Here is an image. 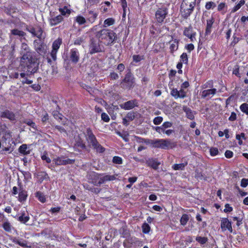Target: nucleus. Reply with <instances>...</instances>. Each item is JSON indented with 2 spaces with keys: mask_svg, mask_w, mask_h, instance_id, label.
Returning <instances> with one entry per match:
<instances>
[{
  "mask_svg": "<svg viewBox=\"0 0 248 248\" xmlns=\"http://www.w3.org/2000/svg\"><path fill=\"white\" fill-rule=\"evenodd\" d=\"M241 39V38L236 35V33H234L232 36V41L230 43V46L234 47Z\"/></svg>",
  "mask_w": 248,
  "mask_h": 248,
  "instance_id": "nucleus-45",
  "label": "nucleus"
},
{
  "mask_svg": "<svg viewBox=\"0 0 248 248\" xmlns=\"http://www.w3.org/2000/svg\"><path fill=\"white\" fill-rule=\"evenodd\" d=\"M245 3V0H240L239 2L232 8L231 13H235Z\"/></svg>",
  "mask_w": 248,
  "mask_h": 248,
  "instance_id": "nucleus-40",
  "label": "nucleus"
},
{
  "mask_svg": "<svg viewBox=\"0 0 248 248\" xmlns=\"http://www.w3.org/2000/svg\"><path fill=\"white\" fill-rule=\"evenodd\" d=\"M133 61L135 62H139L144 59L143 55H134L132 57Z\"/></svg>",
  "mask_w": 248,
  "mask_h": 248,
  "instance_id": "nucleus-53",
  "label": "nucleus"
},
{
  "mask_svg": "<svg viewBox=\"0 0 248 248\" xmlns=\"http://www.w3.org/2000/svg\"><path fill=\"white\" fill-rule=\"evenodd\" d=\"M112 161L113 163L119 165H121L123 163V160L122 158L119 156H113L112 158Z\"/></svg>",
  "mask_w": 248,
  "mask_h": 248,
  "instance_id": "nucleus-49",
  "label": "nucleus"
},
{
  "mask_svg": "<svg viewBox=\"0 0 248 248\" xmlns=\"http://www.w3.org/2000/svg\"><path fill=\"white\" fill-rule=\"evenodd\" d=\"M75 21L77 22L79 25H82L86 22L87 20L83 16L78 15L76 17Z\"/></svg>",
  "mask_w": 248,
  "mask_h": 248,
  "instance_id": "nucleus-42",
  "label": "nucleus"
},
{
  "mask_svg": "<svg viewBox=\"0 0 248 248\" xmlns=\"http://www.w3.org/2000/svg\"><path fill=\"white\" fill-rule=\"evenodd\" d=\"M25 27L26 30L30 32L32 34V36L36 37L39 39L41 38L43 31L41 27L38 26L37 28L36 31L35 29L31 26H28L26 25Z\"/></svg>",
  "mask_w": 248,
  "mask_h": 248,
  "instance_id": "nucleus-13",
  "label": "nucleus"
},
{
  "mask_svg": "<svg viewBox=\"0 0 248 248\" xmlns=\"http://www.w3.org/2000/svg\"><path fill=\"white\" fill-rule=\"evenodd\" d=\"M184 111L186 112V116L188 119L191 120L194 119V115L190 108H186L184 109Z\"/></svg>",
  "mask_w": 248,
  "mask_h": 248,
  "instance_id": "nucleus-44",
  "label": "nucleus"
},
{
  "mask_svg": "<svg viewBox=\"0 0 248 248\" xmlns=\"http://www.w3.org/2000/svg\"><path fill=\"white\" fill-rule=\"evenodd\" d=\"M180 40L178 39H174L169 41L170 44V53L173 54L175 51L178 50Z\"/></svg>",
  "mask_w": 248,
  "mask_h": 248,
  "instance_id": "nucleus-22",
  "label": "nucleus"
},
{
  "mask_svg": "<svg viewBox=\"0 0 248 248\" xmlns=\"http://www.w3.org/2000/svg\"><path fill=\"white\" fill-rule=\"evenodd\" d=\"M221 228L223 231L228 230L231 233L232 232V223L228 218H223L221 222Z\"/></svg>",
  "mask_w": 248,
  "mask_h": 248,
  "instance_id": "nucleus-18",
  "label": "nucleus"
},
{
  "mask_svg": "<svg viewBox=\"0 0 248 248\" xmlns=\"http://www.w3.org/2000/svg\"><path fill=\"white\" fill-rule=\"evenodd\" d=\"M63 20V17L60 15L52 17L49 19V23L51 26H54L61 23Z\"/></svg>",
  "mask_w": 248,
  "mask_h": 248,
  "instance_id": "nucleus-28",
  "label": "nucleus"
},
{
  "mask_svg": "<svg viewBox=\"0 0 248 248\" xmlns=\"http://www.w3.org/2000/svg\"><path fill=\"white\" fill-rule=\"evenodd\" d=\"M159 148L163 149H173L176 147V142H171L169 139H160Z\"/></svg>",
  "mask_w": 248,
  "mask_h": 248,
  "instance_id": "nucleus-14",
  "label": "nucleus"
},
{
  "mask_svg": "<svg viewBox=\"0 0 248 248\" xmlns=\"http://www.w3.org/2000/svg\"><path fill=\"white\" fill-rule=\"evenodd\" d=\"M95 36L100 43L107 46H112L119 38V36L113 30L108 28H103L96 32Z\"/></svg>",
  "mask_w": 248,
  "mask_h": 248,
  "instance_id": "nucleus-2",
  "label": "nucleus"
},
{
  "mask_svg": "<svg viewBox=\"0 0 248 248\" xmlns=\"http://www.w3.org/2000/svg\"><path fill=\"white\" fill-rule=\"evenodd\" d=\"M138 106V102L137 99H133L120 104V107L124 110H130Z\"/></svg>",
  "mask_w": 248,
  "mask_h": 248,
  "instance_id": "nucleus-15",
  "label": "nucleus"
},
{
  "mask_svg": "<svg viewBox=\"0 0 248 248\" xmlns=\"http://www.w3.org/2000/svg\"><path fill=\"white\" fill-rule=\"evenodd\" d=\"M100 43V41L99 40H97L94 38H92L90 39L89 45V53L91 55L103 51Z\"/></svg>",
  "mask_w": 248,
  "mask_h": 248,
  "instance_id": "nucleus-8",
  "label": "nucleus"
},
{
  "mask_svg": "<svg viewBox=\"0 0 248 248\" xmlns=\"http://www.w3.org/2000/svg\"><path fill=\"white\" fill-rule=\"evenodd\" d=\"M59 11L61 13L60 15L62 16H66V15L68 16L71 13V10L68 9L66 6H64L63 8H60Z\"/></svg>",
  "mask_w": 248,
  "mask_h": 248,
  "instance_id": "nucleus-36",
  "label": "nucleus"
},
{
  "mask_svg": "<svg viewBox=\"0 0 248 248\" xmlns=\"http://www.w3.org/2000/svg\"><path fill=\"white\" fill-rule=\"evenodd\" d=\"M216 7V4L212 1L206 2L205 5V8L206 10L213 9Z\"/></svg>",
  "mask_w": 248,
  "mask_h": 248,
  "instance_id": "nucleus-50",
  "label": "nucleus"
},
{
  "mask_svg": "<svg viewBox=\"0 0 248 248\" xmlns=\"http://www.w3.org/2000/svg\"><path fill=\"white\" fill-rule=\"evenodd\" d=\"M18 152L23 155H28L31 153V150H28L27 145L26 144H22L18 148Z\"/></svg>",
  "mask_w": 248,
  "mask_h": 248,
  "instance_id": "nucleus-32",
  "label": "nucleus"
},
{
  "mask_svg": "<svg viewBox=\"0 0 248 248\" xmlns=\"http://www.w3.org/2000/svg\"><path fill=\"white\" fill-rule=\"evenodd\" d=\"M141 228L142 232L144 234H148L151 231V227L150 225L146 222L142 224Z\"/></svg>",
  "mask_w": 248,
  "mask_h": 248,
  "instance_id": "nucleus-41",
  "label": "nucleus"
},
{
  "mask_svg": "<svg viewBox=\"0 0 248 248\" xmlns=\"http://www.w3.org/2000/svg\"><path fill=\"white\" fill-rule=\"evenodd\" d=\"M62 39L60 37L53 42L52 46V49L50 53V56L53 61H55L56 60L57 51L61 45L62 44Z\"/></svg>",
  "mask_w": 248,
  "mask_h": 248,
  "instance_id": "nucleus-11",
  "label": "nucleus"
},
{
  "mask_svg": "<svg viewBox=\"0 0 248 248\" xmlns=\"http://www.w3.org/2000/svg\"><path fill=\"white\" fill-rule=\"evenodd\" d=\"M101 119L105 122H108L110 120L108 115L105 112L102 113Z\"/></svg>",
  "mask_w": 248,
  "mask_h": 248,
  "instance_id": "nucleus-62",
  "label": "nucleus"
},
{
  "mask_svg": "<svg viewBox=\"0 0 248 248\" xmlns=\"http://www.w3.org/2000/svg\"><path fill=\"white\" fill-rule=\"evenodd\" d=\"M52 161L56 166H61L66 165L67 164H73L75 163V160L70 159L65 157L64 156L62 155L54 158Z\"/></svg>",
  "mask_w": 248,
  "mask_h": 248,
  "instance_id": "nucleus-9",
  "label": "nucleus"
},
{
  "mask_svg": "<svg viewBox=\"0 0 248 248\" xmlns=\"http://www.w3.org/2000/svg\"><path fill=\"white\" fill-rule=\"evenodd\" d=\"M196 0H183L180 6L181 16L187 19L193 13L196 6Z\"/></svg>",
  "mask_w": 248,
  "mask_h": 248,
  "instance_id": "nucleus-5",
  "label": "nucleus"
},
{
  "mask_svg": "<svg viewBox=\"0 0 248 248\" xmlns=\"http://www.w3.org/2000/svg\"><path fill=\"white\" fill-rule=\"evenodd\" d=\"M18 185L20 186L19 192L18 194V200L22 202L25 201L27 200L28 194L27 191L23 190L22 188H21V183L18 181Z\"/></svg>",
  "mask_w": 248,
  "mask_h": 248,
  "instance_id": "nucleus-25",
  "label": "nucleus"
},
{
  "mask_svg": "<svg viewBox=\"0 0 248 248\" xmlns=\"http://www.w3.org/2000/svg\"><path fill=\"white\" fill-rule=\"evenodd\" d=\"M163 121V118L161 116H157L153 120V123L155 125H158Z\"/></svg>",
  "mask_w": 248,
  "mask_h": 248,
  "instance_id": "nucleus-58",
  "label": "nucleus"
},
{
  "mask_svg": "<svg viewBox=\"0 0 248 248\" xmlns=\"http://www.w3.org/2000/svg\"><path fill=\"white\" fill-rule=\"evenodd\" d=\"M34 45L35 46V50L39 54L42 55L46 53V46L43 42H41L40 40H35L34 41Z\"/></svg>",
  "mask_w": 248,
  "mask_h": 248,
  "instance_id": "nucleus-17",
  "label": "nucleus"
},
{
  "mask_svg": "<svg viewBox=\"0 0 248 248\" xmlns=\"http://www.w3.org/2000/svg\"><path fill=\"white\" fill-rule=\"evenodd\" d=\"M109 78L110 80H116L119 78V75L117 73L113 72L110 73Z\"/></svg>",
  "mask_w": 248,
  "mask_h": 248,
  "instance_id": "nucleus-61",
  "label": "nucleus"
},
{
  "mask_svg": "<svg viewBox=\"0 0 248 248\" xmlns=\"http://www.w3.org/2000/svg\"><path fill=\"white\" fill-rule=\"evenodd\" d=\"M39 63L37 59L33 56L31 52H28L22 55L18 67L19 71L22 72L20 75L21 78H24L27 75L36 73L38 69Z\"/></svg>",
  "mask_w": 248,
  "mask_h": 248,
  "instance_id": "nucleus-1",
  "label": "nucleus"
},
{
  "mask_svg": "<svg viewBox=\"0 0 248 248\" xmlns=\"http://www.w3.org/2000/svg\"><path fill=\"white\" fill-rule=\"evenodd\" d=\"M41 121L43 124H45L47 121H48V120L49 119V116L48 115V114L45 110H43V111L42 112V114L41 116Z\"/></svg>",
  "mask_w": 248,
  "mask_h": 248,
  "instance_id": "nucleus-46",
  "label": "nucleus"
},
{
  "mask_svg": "<svg viewBox=\"0 0 248 248\" xmlns=\"http://www.w3.org/2000/svg\"><path fill=\"white\" fill-rule=\"evenodd\" d=\"M219 153L217 147H211L210 149V154L212 156H215Z\"/></svg>",
  "mask_w": 248,
  "mask_h": 248,
  "instance_id": "nucleus-55",
  "label": "nucleus"
},
{
  "mask_svg": "<svg viewBox=\"0 0 248 248\" xmlns=\"http://www.w3.org/2000/svg\"><path fill=\"white\" fill-rule=\"evenodd\" d=\"M146 164L148 167L156 170L160 165V162L156 158H150L146 160Z\"/></svg>",
  "mask_w": 248,
  "mask_h": 248,
  "instance_id": "nucleus-24",
  "label": "nucleus"
},
{
  "mask_svg": "<svg viewBox=\"0 0 248 248\" xmlns=\"http://www.w3.org/2000/svg\"><path fill=\"white\" fill-rule=\"evenodd\" d=\"M30 218L28 213L25 210L21 211V212L17 216V220L23 224H26L30 220Z\"/></svg>",
  "mask_w": 248,
  "mask_h": 248,
  "instance_id": "nucleus-21",
  "label": "nucleus"
},
{
  "mask_svg": "<svg viewBox=\"0 0 248 248\" xmlns=\"http://www.w3.org/2000/svg\"><path fill=\"white\" fill-rule=\"evenodd\" d=\"M217 92V90L216 88L203 90L201 92V97L202 98L209 99L215 95Z\"/></svg>",
  "mask_w": 248,
  "mask_h": 248,
  "instance_id": "nucleus-16",
  "label": "nucleus"
},
{
  "mask_svg": "<svg viewBox=\"0 0 248 248\" xmlns=\"http://www.w3.org/2000/svg\"><path fill=\"white\" fill-rule=\"evenodd\" d=\"M195 178L198 180H206V177L202 172L198 170H196L195 171Z\"/></svg>",
  "mask_w": 248,
  "mask_h": 248,
  "instance_id": "nucleus-37",
  "label": "nucleus"
},
{
  "mask_svg": "<svg viewBox=\"0 0 248 248\" xmlns=\"http://www.w3.org/2000/svg\"><path fill=\"white\" fill-rule=\"evenodd\" d=\"M35 197L42 203H45L46 202V196L41 191H37L35 193Z\"/></svg>",
  "mask_w": 248,
  "mask_h": 248,
  "instance_id": "nucleus-35",
  "label": "nucleus"
},
{
  "mask_svg": "<svg viewBox=\"0 0 248 248\" xmlns=\"http://www.w3.org/2000/svg\"><path fill=\"white\" fill-rule=\"evenodd\" d=\"M24 123L27 124L29 126H30L33 128H35L36 127V124L35 123L33 122L30 119H27L25 120L24 121Z\"/></svg>",
  "mask_w": 248,
  "mask_h": 248,
  "instance_id": "nucleus-56",
  "label": "nucleus"
},
{
  "mask_svg": "<svg viewBox=\"0 0 248 248\" xmlns=\"http://www.w3.org/2000/svg\"><path fill=\"white\" fill-rule=\"evenodd\" d=\"M232 74L235 75L237 77H240V74L239 73V66L238 65H236L234 66V68L232 71Z\"/></svg>",
  "mask_w": 248,
  "mask_h": 248,
  "instance_id": "nucleus-57",
  "label": "nucleus"
},
{
  "mask_svg": "<svg viewBox=\"0 0 248 248\" xmlns=\"http://www.w3.org/2000/svg\"><path fill=\"white\" fill-rule=\"evenodd\" d=\"M41 159L45 161L47 163H50L51 161V159L48 156L47 153L45 151L41 155Z\"/></svg>",
  "mask_w": 248,
  "mask_h": 248,
  "instance_id": "nucleus-54",
  "label": "nucleus"
},
{
  "mask_svg": "<svg viewBox=\"0 0 248 248\" xmlns=\"http://www.w3.org/2000/svg\"><path fill=\"white\" fill-rule=\"evenodd\" d=\"M11 34L14 35H17L20 37H23L26 35V33L25 32L16 29L11 30Z\"/></svg>",
  "mask_w": 248,
  "mask_h": 248,
  "instance_id": "nucleus-43",
  "label": "nucleus"
},
{
  "mask_svg": "<svg viewBox=\"0 0 248 248\" xmlns=\"http://www.w3.org/2000/svg\"><path fill=\"white\" fill-rule=\"evenodd\" d=\"M115 23V20L114 18L109 17L106 19L103 23V26L104 28H107L108 27L114 25Z\"/></svg>",
  "mask_w": 248,
  "mask_h": 248,
  "instance_id": "nucleus-34",
  "label": "nucleus"
},
{
  "mask_svg": "<svg viewBox=\"0 0 248 248\" xmlns=\"http://www.w3.org/2000/svg\"><path fill=\"white\" fill-rule=\"evenodd\" d=\"M89 183L96 186L101 185L107 181H113L116 179L115 175L105 174L104 173H98L94 171L91 172L88 175Z\"/></svg>",
  "mask_w": 248,
  "mask_h": 248,
  "instance_id": "nucleus-3",
  "label": "nucleus"
},
{
  "mask_svg": "<svg viewBox=\"0 0 248 248\" xmlns=\"http://www.w3.org/2000/svg\"><path fill=\"white\" fill-rule=\"evenodd\" d=\"M36 178L38 182L42 183L44 180H48L49 177L46 171L39 172L36 174Z\"/></svg>",
  "mask_w": 248,
  "mask_h": 248,
  "instance_id": "nucleus-29",
  "label": "nucleus"
},
{
  "mask_svg": "<svg viewBox=\"0 0 248 248\" xmlns=\"http://www.w3.org/2000/svg\"><path fill=\"white\" fill-rule=\"evenodd\" d=\"M170 95L175 99L184 98L186 96V92L184 91L183 88H181L179 91L177 88L173 87H170Z\"/></svg>",
  "mask_w": 248,
  "mask_h": 248,
  "instance_id": "nucleus-12",
  "label": "nucleus"
},
{
  "mask_svg": "<svg viewBox=\"0 0 248 248\" xmlns=\"http://www.w3.org/2000/svg\"><path fill=\"white\" fill-rule=\"evenodd\" d=\"M85 137L89 146L97 153H103L105 151L106 149L99 143L91 128H87Z\"/></svg>",
  "mask_w": 248,
  "mask_h": 248,
  "instance_id": "nucleus-4",
  "label": "nucleus"
},
{
  "mask_svg": "<svg viewBox=\"0 0 248 248\" xmlns=\"http://www.w3.org/2000/svg\"><path fill=\"white\" fill-rule=\"evenodd\" d=\"M183 34L184 36L189 39L191 42H194L196 40L197 33L194 31L191 25L184 27Z\"/></svg>",
  "mask_w": 248,
  "mask_h": 248,
  "instance_id": "nucleus-10",
  "label": "nucleus"
},
{
  "mask_svg": "<svg viewBox=\"0 0 248 248\" xmlns=\"http://www.w3.org/2000/svg\"><path fill=\"white\" fill-rule=\"evenodd\" d=\"M180 60L181 62H182L185 64H187L188 57L187 54L186 52H184L181 55Z\"/></svg>",
  "mask_w": 248,
  "mask_h": 248,
  "instance_id": "nucleus-52",
  "label": "nucleus"
},
{
  "mask_svg": "<svg viewBox=\"0 0 248 248\" xmlns=\"http://www.w3.org/2000/svg\"><path fill=\"white\" fill-rule=\"evenodd\" d=\"M87 15V21L93 24L96 20L98 14L97 12H94L93 10H88L86 14Z\"/></svg>",
  "mask_w": 248,
  "mask_h": 248,
  "instance_id": "nucleus-23",
  "label": "nucleus"
},
{
  "mask_svg": "<svg viewBox=\"0 0 248 248\" xmlns=\"http://www.w3.org/2000/svg\"><path fill=\"white\" fill-rule=\"evenodd\" d=\"M135 84V78L129 70L120 83L121 87L125 90L132 89Z\"/></svg>",
  "mask_w": 248,
  "mask_h": 248,
  "instance_id": "nucleus-6",
  "label": "nucleus"
},
{
  "mask_svg": "<svg viewBox=\"0 0 248 248\" xmlns=\"http://www.w3.org/2000/svg\"><path fill=\"white\" fill-rule=\"evenodd\" d=\"M214 86V81L213 80H209L206 81L205 83L201 86L202 89L206 90V89H212Z\"/></svg>",
  "mask_w": 248,
  "mask_h": 248,
  "instance_id": "nucleus-38",
  "label": "nucleus"
},
{
  "mask_svg": "<svg viewBox=\"0 0 248 248\" xmlns=\"http://www.w3.org/2000/svg\"><path fill=\"white\" fill-rule=\"evenodd\" d=\"M227 8V5L224 2L220 3L217 6V11L219 12H223L225 13L226 12Z\"/></svg>",
  "mask_w": 248,
  "mask_h": 248,
  "instance_id": "nucleus-47",
  "label": "nucleus"
},
{
  "mask_svg": "<svg viewBox=\"0 0 248 248\" xmlns=\"http://www.w3.org/2000/svg\"><path fill=\"white\" fill-rule=\"evenodd\" d=\"M12 241L15 244H18L19 246L25 248L27 247V241L25 240L20 239L16 237H14L11 239Z\"/></svg>",
  "mask_w": 248,
  "mask_h": 248,
  "instance_id": "nucleus-31",
  "label": "nucleus"
},
{
  "mask_svg": "<svg viewBox=\"0 0 248 248\" xmlns=\"http://www.w3.org/2000/svg\"><path fill=\"white\" fill-rule=\"evenodd\" d=\"M241 186L243 187H246L248 185V179L243 178L241 181Z\"/></svg>",
  "mask_w": 248,
  "mask_h": 248,
  "instance_id": "nucleus-64",
  "label": "nucleus"
},
{
  "mask_svg": "<svg viewBox=\"0 0 248 248\" xmlns=\"http://www.w3.org/2000/svg\"><path fill=\"white\" fill-rule=\"evenodd\" d=\"M74 147L77 148V150L78 151H81V150H85L87 148L85 142L80 138H79L76 140Z\"/></svg>",
  "mask_w": 248,
  "mask_h": 248,
  "instance_id": "nucleus-27",
  "label": "nucleus"
},
{
  "mask_svg": "<svg viewBox=\"0 0 248 248\" xmlns=\"http://www.w3.org/2000/svg\"><path fill=\"white\" fill-rule=\"evenodd\" d=\"M187 162L186 161L182 163L175 164L172 166V168L175 170H185V167L187 166Z\"/></svg>",
  "mask_w": 248,
  "mask_h": 248,
  "instance_id": "nucleus-33",
  "label": "nucleus"
},
{
  "mask_svg": "<svg viewBox=\"0 0 248 248\" xmlns=\"http://www.w3.org/2000/svg\"><path fill=\"white\" fill-rule=\"evenodd\" d=\"M70 60L73 63H77L79 60V54L78 49L76 48H72L70 52Z\"/></svg>",
  "mask_w": 248,
  "mask_h": 248,
  "instance_id": "nucleus-20",
  "label": "nucleus"
},
{
  "mask_svg": "<svg viewBox=\"0 0 248 248\" xmlns=\"http://www.w3.org/2000/svg\"><path fill=\"white\" fill-rule=\"evenodd\" d=\"M155 130L159 134L164 133L165 129L161 125L160 126H156L155 127Z\"/></svg>",
  "mask_w": 248,
  "mask_h": 248,
  "instance_id": "nucleus-63",
  "label": "nucleus"
},
{
  "mask_svg": "<svg viewBox=\"0 0 248 248\" xmlns=\"http://www.w3.org/2000/svg\"><path fill=\"white\" fill-rule=\"evenodd\" d=\"M215 21V18L213 16H211L209 19L206 20V25L204 33L205 35H208L211 33Z\"/></svg>",
  "mask_w": 248,
  "mask_h": 248,
  "instance_id": "nucleus-19",
  "label": "nucleus"
},
{
  "mask_svg": "<svg viewBox=\"0 0 248 248\" xmlns=\"http://www.w3.org/2000/svg\"><path fill=\"white\" fill-rule=\"evenodd\" d=\"M168 14V9L165 6H162L157 9L155 13V19L158 23L162 24Z\"/></svg>",
  "mask_w": 248,
  "mask_h": 248,
  "instance_id": "nucleus-7",
  "label": "nucleus"
},
{
  "mask_svg": "<svg viewBox=\"0 0 248 248\" xmlns=\"http://www.w3.org/2000/svg\"><path fill=\"white\" fill-rule=\"evenodd\" d=\"M160 139H156L155 140H152L151 144L155 148H159V144L160 143Z\"/></svg>",
  "mask_w": 248,
  "mask_h": 248,
  "instance_id": "nucleus-60",
  "label": "nucleus"
},
{
  "mask_svg": "<svg viewBox=\"0 0 248 248\" xmlns=\"http://www.w3.org/2000/svg\"><path fill=\"white\" fill-rule=\"evenodd\" d=\"M196 240L202 245L205 244L208 241V238L206 237L197 236Z\"/></svg>",
  "mask_w": 248,
  "mask_h": 248,
  "instance_id": "nucleus-51",
  "label": "nucleus"
},
{
  "mask_svg": "<svg viewBox=\"0 0 248 248\" xmlns=\"http://www.w3.org/2000/svg\"><path fill=\"white\" fill-rule=\"evenodd\" d=\"M241 111L246 115H248V104L244 103L240 106Z\"/></svg>",
  "mask_w": 248,
  "mask_h": 248,
  "instance_id": "nucleus-48",
  "label": "nucleus"
},
{
  "mask_svg": "<svg viewBox=\"0 0 248 248\" xmlns=\"http://www.w3.org/2000/svg\"><path fill=\"white\" fill-rule=\"evenodd\" d=\"M2 227L4 230L7 232H11L12 229L14 228L11 222L6 218L4 219V222L2 224Z\"/></svg>",
  "mask_w": 248,
  "mask_h": 248,
  "instance_id": "nucleus-30",
  "label": "nucleus"
},
{
  "mask_svg": "<svg viewBox=\"0 0 248 248\" xmlns=\"http://www.w3.org/2000/svg\"><path fill=\"white\" fill-rule=\"evenodd\" d=\"M194 48V46L192 43L187 44L185 46V48L186 49L189 53H190L192 50H193Z\"/></svg>",
  "mask_w": 248,
  "mask_h": 248,
  "instance_id": "nucleus-59",
  "label": "nucleus"
},
{
  "mask_svg": "<svg viewBox=\"0 0 248 248\" xmlns=\"http://www.w3.org/2000/svg\"><path fill=\"white\" fill-rule=\"evenodd\" d=\"M189 216L186 214L182 215L180 220V224L182 226H185L189 220Z\"/></svg>",
  "mask_w": 248,
  "mask_h": 248,
  "instance_id": "nucleus-39",
  "label": "nucleus"
},
{
  "mask_svg": "<svg viewBox=\"0 0 248 248\" xmlns=\"http://www.w3.org/2000/svg\"><path fill=\"white\" fill-rule=\"evenodd\" d=\"M0 116L3 118H7L10 121H14L16 119L15 113L8 109H5L1 112Z\"/></svg>",
  "mask_w": 248,
  "mask_h": 248,
  "instance_id": "nucleus-26",
  "label": "nucleus"
}]
</instances>
